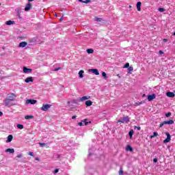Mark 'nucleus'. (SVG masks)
Returning a JSON list of instances; mask_svg holds the SVG:
<instances>
[{
  "label": "nucleus",
  "instance_id": "f257e3e1",
  "mask_svg": "<svg viewBox=\"0 0 175 175\" xmlns=\"http://www.w3.org/2000/svg\"><path fill=\"white\" fill-rule=\"evenodd\" d=\"M50 107H51V105L43 104L42 107H41V110H42V111H47V110H49V109H50Z\"/></svg>",
  "mask_w": 175,
  "mask_h": 175
},
{
  "label": "nucleus",
  "instance_id": "f03ea898",
  "mask_svg": "<svg viewBox=\"0 0 175 175\" xmlns=\"http://www.w3.org/2000/svg\"><path fill=\"white\" fill-rule=\"evenodd\" d=\"M165 135L167 136V138L163 140L164 144L169 143V142H170V140H172V135H170V133H165Z\"/></svg>",
  "mask_w": 175,
  "mask_h": 175
},
{
  "label": "nucleus",
  "instance_id": "7ed1b4c3",
  "mask_svg": "<svg viewBox=\"0 0 175 175\" xmlns=\"http://www.w3.org/2000/svg\"><path fill=\"white\" fill-rule=\"evenodd\" d=\"M118 122H122V124H124V122H129V117L126 116L122 119L118 120Z\"/></svg>",
  "mask_w": 175,
  "mask_h": 175
},
{
  "label": "nucleus",
  "instance_id": "20e7f679",
  "mask_svg": "<svg viewBox=\"0 0 175 175\" xmlns=\"http://www.w3.org/2000/svg\"><path fill=\"white\" fill-rule=\"evenodd\" d=\"M38 100H32V99H27L26 100V105H35L36 103H37Z\"/></svg>",
  "mask_w": 175,
  "mask_h": 175
},
{
  "label": "nucleus",
  "instance_id": "39448f33",
  "mask_svg": "<svg viewBox=\"0 0 175 175\" xmlns=\"http://www.w3.org/2000/svg\"><path fill=\"white\" fill-rule=\"evenodd\" d=\"M156 98H157V95H155V94H152L151 95L148 96V100L149 102H151V100H154V99H155Z\"/></svg>",
  "mask_w": 175,
  "mask_h": 175
},
{
  "label": "nucleus",
  "instance_id": "423d86ee",
  "mask_svg": "<svg viewBox=\"0 0 175 175\" xmlns=\"http://www.w3.org/2000/svg\"><path fill=\"white\" fill-rule=\"evenodd\" d=\"M7 99L14 102V99H16V95L12 93L8 96Z\"/></svg>",
  "mask_w": 175,
  "mask_h": 175
},
{
  "label": "nucleus",
  "instance_id": "0eeeda50",
  "mask_svg": "<svg viewBox=\"0 0 175 175\" xmlns=\"http://www.w3.org/2000/svg\"><path fill=\"white\" fill-rule=\"evenodd\" d=\"M12 102H13V101L8 100V98H6L4 100V103H5V106H13V103H12Z\"/></svg>",
  "mask_w": 175,
  "mask_h": 175
},
{
  "label": "nucleus",
  "instance_id": "6e6552de",
  "mask_svg": "<svg viewBox=\"0 0 175 175\" xmlns=\"http://www.w3.org/2000/svg\"><path fill=\"white\" fill-rule=\"evenodd\" d=\"M31 8H32V4H31V3H28L25 8V11L28 12L29 10H31Z\"/></svg>",
  "mask_w": 175,
  "mask_h": 175
},
{
  "label": "nucleus",
  "instance_id": "1a4fd4ad",
  "mask_svg": "<svg viewBox=\"0 0 175 175\" xmlns=\"http://www.w3.org/2000/svg\"><path fill=\"white\" fill-rule=\"evenodd\" d=\"M89 72H92V73H94L96 76H99V71L98 69H90L89 70Z\"/></svg>",
  "mask_w": 175,
  "mask_h": 175
},
{
  "label": "nucleus",
  "instance_id": "9d476101",
  "mask_svg": "<svg viewBox=\"0 0 175 175\" xmlns=\"http://www.w3.org/2000/svg\"><path fill=\"white\" fill-rule=\"evenodd\" d=\"M166 96L168 98H174L175 94H174V92H168L166 93Z\"/></svg>",
  "mask_w": 175,
  "mask_h": 175
},
{
  "label": "nucleus",
  "instance_id": "9b49d317",
  "mask_svg": "<svg viewBox=\"0 0 175 175\" xmlns=\"http://www.w3.org/2000/svg\"><path fill=\"white\" fill-rule=\"evenodd\" d=\"M137 10H138V12H142V2L138 1L137 3Z\"/></svg>",
  "mask_w": 175,
  "mask_h": 175
},
{
  "label": "nucleus",
  "instance_id": "f8f14e48",
  "mask_svg": "<svg viewBox=\"0 0 175 175\" xmlns=\"http://www.w3.org/2000/svg\"><path fill=\"white\" fill-rule=\"evenodd\" d=\"M24 73H31L32 72V69L27 68V67H23Z\"/></svg>",
  "mask_w": 175,
  "mask_h": 175
},
{
  "label": "nucleus",
  "instance_id": "ddd939ff",
  "mask_svg": "<svg viewBox=\"0 0 175 175\" xmlns=\"http://www.w3.org/2000/svg\"><path fill=\"white\" fill-rule=\"evenodd\" d=\"M25 83H33V79L32 77H29L25 79Z\"/></svg>",
  "mask_w": 175,
  "mask_h": 175
},
{
  "label": "nucleus",
  "instance_id": "4468645a",
  "mask_svg": "<svg viewBox=\"0 0 175 175\" xmlns=\"http://www.w3.org/2000/svg\"><path fill=\"white\" fill-rule=\"evenodd\" d=\"M164 124H165V125H172V124H174V121L173 120L164 121Z\"/></svg>",
  "mask_w": 175,
  "mask_h": 175
},
{
  "label": "nucleus",
  "instance_id": "2eb2a0df",
  "mask_svg": "<svg viewBox=\"0 0 175 175\" xmlns=\"http://www.w3.org/2000/svg\"><path fill=\"white\" fill-rule=\"evenodd\" d=\"M28 45V43L27 42H20L19 44V47H25L26 46Z\"/></svg>",
  "mask_w": 175,
  "mask_h": 175
},
{
  "label": "nucleus",
  "instance_id": "dca6fc26",
  "mask_svg": "<svg viewBox=\"0 0 175 175\" xmlns=\"http://www.w3.org/2000/svg\"><path fill=\"white\" fill-rule=\"evenodd\" d=\"M90 98H91V96H85L80 98L79 100L83 102V100H87L88 99H90Z\"/></svg>",
  "mask_w": 175,
  "mask_h": 175
},
{
  "label": "nucleus",
  "instance_id": "f3484780",
  "mask_svg": "<svg viewBox=\"0 0 175 175\" xmlns=\"http://www.w3.org/2000/svg\"><path fill=\"white\" fill-rule=\"evenodd\" d=\"M13 140V135H10L8 136V139L6 141L7 143H10Z\"/></svg>",
  "mask_w": 175,
  "mask_h": 175
},
{
  "label": "nucleus",
  "instance_id": "a211bd4d",
  "mask_svg": "<svg viewBox=\"0 0 175 175\" xmlns=\"http://www.w3.org/2000/svg\"><path fill=\"white\" fill-rule=\"evenodd\" d=\"M126 151H131L132 152V151H133V148L131 145H129L126 146Z\"/></svg>",
  "mask_w": 175,
  "mask_h": 175
},
{
  "label": "nucleus",
  "instance_id": "6ab92c4d",
  "mask_svg": "<svg viewBox=\"0 0 175 175\" xmlns=\"http://www.w3.org/2000/svg\"><path fill=\"white\" fill-rule=\"evenodd\" d=\"M5 152H10V154H14V150L13 148H8L5 150Z\"/></svg>",
  "mask_w": 175,
  "mask_h": 175
},
{
  "label": "nucleus",
  "instance_id": "aec40b11",
  "mask_svg": "<svg viewBox=\"0 0 175 175\" xmlns=\"http://www.w3.org/2000/svg\"><path fill=\"white\" fill-rule=\"evenodd\" d=\"M85 105H86V106H87V107H90V106H92V101H91V100H87L86 102H85Z\"/></svg>",
  "mask_w": 175,
  "mask_h": 175
},
{
  "label": "nucleus",
  "instance_id": "412c9836",
  "mask_svg": "<svg viewBox=\"0 0 175 175\" xmlns=\"http://www.w3.org/2000/svg\"><path fill=\"white\" fill-rule=\"evenodd\" d=\"M6 25H13L14 24V21H8L5 22Z\"/></svg>",
  "mask_w": 175,
  "mask_h": 175
},
{
  "label": "nucleus",
  "instance_id": "4be33fe9",
  "mask_svg": "<svg viewBox=\"0 0 175 175\" xmlns=\"http://www.w3.org/2000/svg\"><path fill=\"white\" fill-rule=\"evenodd\" d=\"M86 53H88V54H94V49H88L86 50Z\"/></svg>",
  "mask_w": 175,
  "mask_h": 175
},
{
  "label": "nucleus",
  "instance_id": "5701e85b",
  "mask_svg": "<svg viewBox=\"0 0 175 175\" xmlns=\"http://www.w3.org/2000/svg\"><path fill=\"white\" fill-rule=\"evenodd\" d=\"M83 73H84L83 70H80L79 72V79H83L84 77V75H83Z\"/></svg>",
  "mask_w": 175,
  "mask_h": 175
},
{
  "label": "nucleus",
  "instance_id": "b1692460",
  "mask_svg": "<svg viewBox=\"0 0 175 175\" xmlns=\"http://www.w3.org/2000/svg\"><path fill=\"white\" fill-rule=\"evenodd\" d=\"M79 2H81V3H90V2H91V0H79Z\"/></svg>",
  "mask_w": 175,
  "mask_h": 175
},
{
  "label": "nucleus",
  "instance_id": "393cba45",
  "mask_svg": "<svg viewBox=\"0 0 175 175\" xmlns=\"http://www.w3.org/2000/svg\"><path fill=\"white\" fill-rule=\"evenodd\" d=\"M133 133H134L133 130H131V131L129 132V136L130 137V139H132V137H133Z\"/></svg>",
  "mask_w": 175,
  "mask_h": 175
},
{
  "label": "nucleus",
  "instance_id": "a878e982",
  "mask_svg": "<svg viewBox=\"0 0 175 175\" xmlns=\"http://www.w3.org/2000/svg\"><path fill=\"white\" fill-rule=\"evenodd\" d=\"M102 76H103V77H104L105 80H107L108 77H107V75L106 74V72H103Z\"/></svg>",
  "mask_w": 175,
  "mask_h": 175
},
{
  "label": "nucleus",
  "instance_id": "bb28decb",
  "mask_svg": "<svg viewBox=\"0 0 175 175\" xmlns=\"http://www.w3.org/2000/svg\"><path fill=\"white\" fill-rule=\"evenodd\" d=\"M25 120H32V118H33V116H29L27 115L25 117Z\"/></svg>",
  "mask_w": 175,
  "mask_h": 175
},
{
  "label": "nucleus",
  "instance_id": "cd10ccee",
  "mask_svg": "<svg viewBox=\"0 0 175 175\" xmlns=\"http://www.w3.org/2000/svg\"><path fill=\"white\" fill-rule=\"evenodd\" d=\"M133 70V67L129 66V67L128 68V73H129V75H131V73H132V72H132Z\"/></svg>",
  "mask_w": 175,
  "mask_h": 175
},
{
  "label": "nucleus",
  "instance_id": "c85d7f7f",
  "mask_svg": "<svg viewBox=\"0 0 175 175\" xmlns=\"http://www.w3.org/2000/svg\"><path fill=\"white\" fill-rule=\"evenodd\" d=\"M18 129H24V125L23 124H16Z\"/></svg>",
  "mask_w": 175,
  "mask_h": 175
},
{
  "label": "nucleus",
  "instance_id": "c756f323",
  "mask_svg": "<svg viewBox=\"0 0 175 175\" xmlns=\"http://www.w3.org/2000/svg\"><path fill=\"white\" fill-rule=\"evenodd\" d=\"M119 174L120 175L124 174V170H122V167H120V171H119Z\"/></svg>",
  "mask_w": 175,
  "mask_h": 175
},
{
  "label": "nucleus",
  "instance_id": "7c9ffc66",
  "mask_svg": "<svg viewBox=\"0 0 175 175\" xmlns=\"http://www.w3.org/2000/svg\"><path fill=\"white\" fill-rule=\"evenodd\" d=\"M165 10L164 8H159V12H160L161 13H163V12H165Z\"/></svg>",
  "mask_w": 175,
  "mask_h": 175
},
{
  "label": "nucleus",
  "instance_id": "2f4dec72",
  "mask_svg": "<svg viewBox=\"0 0 175 175\" xmlns=\"http://www.w3.org/2000/svg\"><path fill=\"white\" fill-rule=\"evenodd\" d=\"M95 21H98V23H100L103 21V19H102V18L96 17Z\"/></svg>",
  "mask_w": 175,
  "mask_h": 175
},
{
  "label": "nucleus",
  "instance_id": "473e14b6",
  "mask_svg": "<svg viewBox=\"0 0 175 175\" xmlns=\"http://www.w3.org/2000/svg\"><path fill=\"white\" fill-rule=\"evenodd\" d=\"M170 116H172V113H170V112H168V113H167L165 114V117H167V118L170 117Z\"/></svg>",
  "mask_w": 175,
  "mask_h": 175
},
{
  "label": "nucleus",
  "instance_id": "72a5a7b5",
  "mask_svg": "<svg viewBox=\"0 0 175 175\" xmlns=\"http://www.w3.org/2000/svg\"><path fill=\"white\" fill-rule=\"evenodd\" d=\"M134 129H137V131H140V129H142V127L135 126H134Z\"/></svg>",
  "mask_w": 175,
  "mask_h": 175
},
{
  "label": "nucleus",
  "instance_id": "f704fd0d",
  "mask_svg": "<svg viewBox=\"0 0 175 175\" xmlns=\"http://www.w3.org/2000/svg\"><path fill=\"white\" fill-rule=\"evenodd\" d=\"M142 105V102L135 103L134 106H140Z\"/></svg>",
  "mask_w": 175,
  "mask_h": 175
},
{
  "label": "nucleus",
  "instance_id": "c9c22d12",
  "mask_svg": "<svg viewBox=\"0 0 175 175\" xmlns=\"http://www.w3.org/2000/svg\"><path fill=\"white\" fill-rule=\"evenodd\" d=\"M129 67V63H126V64L124 66V68H127Z\"/></svg>",
  "mask_w": 175,
  "mask_h": 175
},
{
  "label": "nucleus",
  "instance_id": "e433bc0d",
  "mask_svg": "<svg viewBox=\"0 0 175 175\" xmlns=\"http://www.w3.org/2000/svg\"><path fill=\"white\" fill-rule=\"evenodd\" d=\"M40 144V147H44V146H46V143H40L39 144Z\"/></svg>",
  "mask_w": 175,
  "mask_h": 175
},
{
  "label": "nucleus",
  "instance_id": "4c0bfd02",
  "mask_svg": "<svg viewBox=\"0 0 175 175\" xmlns=\"http://www.w3.org/2000/svg\"><path fill=\"white\" fill-rule=\"evenodd\" d=\"M58 172H59V170L58 168H57V169H55V170H54V174H57V173H58Z\"/></svg>",
  "mask_w": 175,
  "mask_h": 175
},
{
  "label": "nucleus",
  "instance_id": "58836bf2",
  "mask_svg": "<svg viewBox=\"0 0 175 175\" xmlns=\"http://www.w3.org/2000/svg\"><path fill=\"white\" fill-rule=\"evenodd\" d=\"M59 70H61V68H56L54 69V72H58Z\"/></svg>",
  "mask_w": 175,
  "mask_h": 175
},
{
  "label": "nucleus",
  "instance_id": "ea45409f",
  "mask_svg": "<svg viewBox=\"0 0 175 175\" xmlns=\"http://www.w3.org/2000/svg\"><path fill=\"white\" fill-rule=\"evenodd\" d=\"M163 125H166L165 122H163L161 124H160V128H162V126H163Z\"/></svg>",
  "mask_w": 175,
  "mask_h": 175
},
{
  "label": "nucleus",
  "instance_id": "a19ab883",
  "mask_svg": "<svg viewBox=\"0 0 175 175\" xmlns=\"http://www.w3.org/2000/svg\"><path fill=\"white\" fill-rule=\"evenodd\" d=\"M157 136H158V133H157V132H154L153 133V137H157Z\"/></svg>",
  "mask_w": 175,
  "mask_h": 175
},
{
  "label": "nucleus",
  "instance_id": "79ce46f5",
  "mask_svg": "<svg viewBox=\"0 0 175 175\" xmlns=\"http://www.w3.org/2000/svg\"><path fill=\"white\" fill-rule=\"evenodd\" d=\"M17 158H22L23 157V154H19L16 156Z\"/></svg>",
  "mask_w": 175,
  "mask_h": 175
},
{
  "label": "nucleus",
  "instance_id": "37998d69",
  "mask_svg": "<svg viewBox=\"0 0 175 175\" xmlns=\"http://www.w3.org/2000/svg\"><path fill=\"white\" fill-rule=\"evenodd\" d=\"M153 162H154V163H157V162H158V159L154 158V159H153Z\"/></svg>",
  "mask_w": 175,
  "mask_h": 175
},
{
  "label": "nucleus",
  "instance_id": "c03bdc74",
  "mask_svg": "<svg viewBox=\"0 0 175 175\" xmlns=\"http://www.w3.org/2000/svg\"><path fill=\"white\" fill-rule=\"evenodd\" d=\"M29 155H30V157H33V152H29Z\"/></svg>",
  "mask_w": 175,
  "mask_h": 175
},
{
  "label": "nucleus",
  "instance_id": "a18cd8bd",
  "mask_svg": "<svg viewBox=\"0 0 175 175\" xmlns=\"http://www.w3.org/2000/svg\"><path fill=\"white\" fill-rule=\"evenodd\" d=\"M78 125L79 126H83V122H80L78 123Z\"/></svg>",
  "mask_w": 175,
  "mask_h": 175
},
{
  "label": "nucleus",
  "instance_id": "49530a36",
  "mask_svg": "<svg viewBox=\"0 0 175 175\" xmlns=\"http://www.w3.org/2000/svg\"><path fill=\"white\" fill-rule=\"evenodd\" d=\"M159 54H160L161 55H162V54H163V51H159Z\"/></svg>",
  "mask_w": 175,
  "mask_h": 175
},
{
  "label": "nucleus",
  "instance_id": "de8ad7c7",
  "mask_svg": "<svg viewBox=\"0 0 175 175\" xmlns=\"http://www.w3.org/2000/svg\"><path fill=\"white\" fill-rule=\"evenodd\" d=\"M163 40L164 42H167V39H166V38H164Z\"/></svg>",
  "mask_w": 175,
  "mask_h": 175
},
{
  "label": "nucleus",
  "instance_id": "09e8293b",
  "mask_svg": "<svg viewBox=\"0 0 175 175\" xmlns=\"http://www.w3.org/2000/svg\"><path fill=\"white\" fill-rule=\"evenodd\" d=\"M76 117H77V116H73L72 117V120H75V119L76 118Z\"/></svg>",
  "mask_w": 175,
  "mask_h": 175
},
{
  "label": "nucleus",
  "instance_id": "8fccbe9b",
  "mask_svg": "<svg viewBox=\"0 0 175 175\" xmlns=\"http://www.w3.org/2000/svg\"><path fill=\"white\" fill-rule=\"evenodd\" d=\"M3 115V113H2V111H0V117L2 116Z\"/></svg>",
  "mask_w": 175,
  "mask_h": 175
},
{
  "label": "nucleus",
  "instance_id": "3c124183",
  "mask_svg": "<svg viewBox=\"0 0 175 175\" xmlns=\"http://www.w3.org/2000/svg\"><path fill=\"white\" fill-rule=\"evenodd\" d=\"M153 137H154V135H150V139H153Z\"/></svg>",
  "mask_w": 175,
  "mask_h": 175
},
{
  "label": "nucleus",
  "instance_id": "603ef678",
  "mask_svg": "<svg viewBox=\"0 0 175 175\" xmlns=\"http://www.w3.org/2000/svg\"><path fill=\"white\" fill-rule=\"evenodd\" d=\"M35 159L36 161H39V157H36Z\"/></svg>",
  "mask_w": 175,
  "mask_h": 175
},
{
  "label": "nucleus",
  "instance_id": "864d4df0",
  "mask_svg": "<svg viewBox=\"0 0 175 175\" xmlns=\"http://www.w3.org/2000/svg\"><path fill=\"white\" fill-rule=\"evenodd\" d=\"M34 0H28V2H33Z\"/></svg>",
  "mask_w": 175,
  "mask_h": 175
},
{
  "label": "nucleus",
  "instance_id": "5fc2aeb1",
  "mask_svg": "<svg viewBox=\"0 0 175 175\" xmlns=\"http://www.w3.org/2000/svg\"><path fill=\"white\" fill-rule=\"evenodd\" d=\"M85 122V125H88V122Z\"/></svg>",
  "mask_w": 175,
  "mask_h": 175
},
{
  "label": "nucleus",
  "instance_id": "6e6d98bb",
  "mask_svg": "<svg viewBox=\"0 0 175 175\" xmlns=\"http://www.w3.org/2000/svg\"><path fill=\"white\" fill-rule=\"evenodd\" d=\"M63 20H64V18L62 17V18H60V21H62Z\"/></svg>",
  "mask_w": 175,
  "mask_h": 175
},
{
  "label": "nucleus",
  "instance_id": "4d7b16f0",
  "mask_svg": "<svg viewBox=\"0 0 175 175\" xmlns=\"http://www.w3.org/2000/svg\"><path fill=\"white\" fill-rule=\"evenodd\" d=\"M129 9H132V5L129 6Z\"/></svg>",
  "mask_w": 175,
  "mask_h": 175
},
{
  "label": "nucleus",
  "instance_id": "13d9d810",
  "mask_svg": "<svg viewBox=\"0 0 175 175\" xmlns=\"http://www.w3.org/2000/svg\"><path fill=\"white\" fill-rule=\"evenodd\" d=\"M68 105H70V101H68Z\"/></svg>",
  "mask_w": 175,
  "mask_h": 175
},
{
  "label": "nucleus",
  "instance_id": "bf43d9fd",
  "mask_svg": "<svg viewBox=\"0 0 175 175\" xmlns=\"http://www.w3.org/2000/svg\"><path fill=\"white\" fill-rule=\"evenodd\" d=\"M19 18H21V16H20V14L18 15Z\"/></svg>",
  "mask_w": 175,
  "mask_h": 175
},
{
  "label": "nucleus",
  "instance_id": "052dcab7",
  "mask_svg": "<svg viewBox=\"0 0 175 175\" xmlns=\"http://www.w3.org/2000/svg\"><path fill=\"white\" fill-rule=\"evenodd\" d=\"M144 96H146V94H143L142 95V97L144 98Z\"/></svg>",
  "mask_w": 175,
  "mask_h": 175
},
{
  "label": "nucleus",
  "instance_id": "680f3d73",
  "mask_svg": "<svg viewBox=\"0 0 175 175\" xmlns=\"http://www.w3.org/2000/svg\"><path fill=\"white\" fill-rule=\"evenodd\" d=\"M118 77H120V75H118Z\"/></svg>",
  "mask_w": 175,
  "mask_h": 175
},
{
  "label": "nucleus",
  "instance_id": "e2e57ef3",
  "mask_svg": "<svg viewBox=\"0 0 175 175\" xmlns=\"http://www.w3.org/2000/svg\"><path fill=\"white\" fill-rule=\"evenodd\" d=\"M56 17H58V16L57 15V14H55Z\"/></svg>",
  "mask_w": 175,
  "mask_h": 175
},
{
  "label": "nucleus",
  "instance_id": "0e129e2a",
  "mask_svg": "<svg viewBox=\"0 0 175 175\" xmlns=\"http://www.w3.org/2000/svg\"><path fill=\"white\" fill-rule=\"evenodd\" d=\"M174 36H175V32L174 33Z\"/></svg>",
  "mask_w": 175,
  "mask_h": 175
},
{
  "label": "nucleus",
  "instance_id": "69168bd1",
  "mask_svg": "<svg viewBox=\"0 0 175 175\" xmlns=\"http://www.w3.org/2000/svg\"><path fill=\"white\" fill-rule=\"evenodd\" d=\"M89 155H91V153H89Z\"/></svg>",
  "mask_w": 175,
  "mask_h": 175
},
{
  "label": "nucleus",
  "instance_id": "338daca9",
  "mask_svg": "<svg viewBox=\"0 0 175 175\" xmlns=\"http://www.w3.org/2000/svg\"><path fill=\"white\" fill-rule=\"evenodd\" d=\"M0 6H1V3H0Z\"/></svg>",
  "mask_w": 175,
  "mask_h": 175
}]
</instances>
